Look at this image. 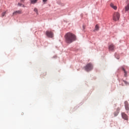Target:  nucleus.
<instances>
[{"instance_id": "nucleus-4", "label": "nucleus", "mask_w": 129, "mask_h": 129, "mask_svg": "<svg viewBox=\"0 0 129 129\" xmlns=\"http://www.w3.org/2000/svg\"><path fill=\"white\" fill-rule=\"evenodd\" d=\"M124 107H125V110L126 111V112L127 113H128L129 105H128V103H127V101H125V102H124Z\"/></svg>"}, {"instance_id": "nucleus-1", "label": "nucleus", "mask_w": 129, "mask_h": 129, "mask_svg": "<svg viewBox=\"0 0 129 129\" xmlns=\"http://www.w3.org/2000/svg\"><path fill=\"white\" fill-rule=\"evenodd\" d=\"M65 41L68 44H71L76 40V36L74 34L69 32L64 36Z\"/></svg>"}, {"instance_id": "nucleus-16", "label": "nucleus", "mask_w": 129, "mask_h": 129, "mask_svg": "<svg viewBox=\"0 0 129 129\" xmlns=\"http://www.w3.org/2000/svg\"><path fill=\"white\" fill-rule=\"evenodd\" d=\"M37 0H32L31 1V4H35L37 3Z\"/></svg>"}, {"instance_id": "nucleus-7", "label": "nucleus", "mask_w": 129, "mask_h": 129, "mask_svg": "<svg viewBox=\"0 0 129 129\" xmlns=\"http://www.w3.org/2000/svg\"><path fill=\"white\" fill-rule=\"evenodd\" d=\"M120 110V107H117V108H116V111L114 112V113H113L114 116L116 117L118 115Z\"/></svg>"}, {"instance_id": "nucleus-15", "label": "nucleus", "mask_w": 129, "mask_h": 129, "mask_svg": "<svg viewBox=\"0 0 129 129\" xmlns=\"http://www.w3.org/2000/svg\"><path fill=\"white\" fill-rule=\"evenodd\" d=\"M6 14H7L6 12H3V13H2L1 17L4 18V17H5Z\"/></svg>"}, {"instance_id": "nucleus-5", "label": "nucleus", "mask_w": 129, "mask_h": 129, "mask_svg": "<svg viewBox=\"0 0 129 129\" xmlns=\"http://www.w3.org/2000/svg\"><path fill=\"white\" fill-rule=\"evenodd\" d=\"M46 35L49 38L53 37V33L51 31H46Z\"/></svg>"}, {"instance_id": "nucleus-13", "label": "nucleus", "mask_w": 129, "mask_h": 129, "mask_svg": "<svg viewBox=\"0 0 129 129\" xmlns=\"http://www.w3.org/2000/svg\"><path fill=\"white\" fill-rule=\"evenodd\" d=\"M22 12L21 11H16L15 12H14V13H13V15H15L16 14H21Z\"/></svg>"}, {"instance_id": "nucleus-6", "label": "nucleus", "mask_w": 129, "mask_h": 129, "mask_svg": "<svg viewBox=\"0 0 129 129\" xmlns=\"http://www.w3.org/2000/svg\"><path fill=\"white\" fill-rule=\"evenodd\" d=\"M114 49H115V46L114 44H111L109 46V51H114Z\"/></svg>"}, {"instance_id": "nucleus-18", "label": "nucleus", "mask_w": 129, "mask_h": 129, "mask_svg": "<svg viewBox=\"0 0 129 129\" xmlns=\"http://www.w3.org/2000/svg\"><path fill=\"white\" fill-rule=\"evenodd\" d=\"M18 6L21 7L22 6V4H21L20 3H18Z\"/></svg>"}, {"instance_id": "nucleus-22", "label": "nucleus", "mask_w": 129, "mask_h": 129, "mask_svg": "<svg viewBox=\"0 0 129 129\" xmlns=\"http://www.w3.org/2000/svg\"><path fill=\"white\" fill-rule=\"evenodd\" d=\"M22 1V2H23L24 1V0H21Z\"/></svg>"}, {"instance_id": "nucleus-2", "label": "nucleus", "mask_w": 129, "mask_h": 129, "mask_svg": "<svg viewBox=\"0 0 129 129\" xmlns=\"http://www.w3.org/2000/svg\"><path fill=\"white\" fill-rule=\"evenodd\" d=\"M93 69V64L90 62L87 64V66H85V70L87 72H90Z\"/></svg>"}, {"instance_id": "nucleus-11", "label": "nucleus", "mask_w": 129, "mask_h": 129, "mask_svg": "<svg viewBox=\"0 0 129 129\" xmlns=\"http://www.w3.org/2000/svg\"><path fill=\"white\" fill-rule=\"evenodd\" d=\"M120 82H121V83H124L125 85H129V83L127 81H124V80H121L120 81Z\"/></svg>"}, {"instance_id": "nucleus-20", "label": "nucleus", "mask_w": 129, "mask_h": 129, "mask_svg": "<svg viewBox=\"0 0 129 129\" xmlns=\"http://www.w3.org/2000/svg\"><path fill=\"white\" fill-rule=\"evenodd\" d=\"M122 86H124V84H123V83H122Z\"/></svg>"}, {"instance_id": "nucleus-14", "label": "nucleus", "mask_w": 129, "mask_h": 129, "mask_svg": "<svg viewBox=\"0 0 129 129\" xmlns=\"http://www.w3.org/2000/svg\"><path fill=\"white\" fill-rule=\"evenodd\" d=\"M33 11H34L35 13H36V14L38 15V10H37V8H35Z\"/></svg>"}, {"instance_id": "nucleus-19", "label": "nucleus", "mask_w": 129, "mask_h": 129, "mask_svg": "<svg viewBox=\"0 0 129 129\" xmlns=\"http://www.w3.org/2000/svg\"><path fill=\"white\" fill-rule=\"evenodd\" d=\"M47 2V0H43V2L46 3Z\"/></svg>"}, {"instance_id": "nucleus-21", "label": "nucleus", "mask_w": 129, "mask_h": 129, "mask_svg": "<svg viewBox=\"0 0 129 129\" xmlns=\"http://www.w3.org/2000/svg\"><path fill=\"white\" fill-rule=\"evenodd\" d=\"M22 7H25V6H24V5H23Z\"/></svg>"}, {"instance_id": "nucleus-9", "label": "nucleus", "mask_w": 129, "mask_h": 129, "mask_svg": "<svg viewBox=\"0 0 129 129\" xmlns=\"http://www.w3.org/2000/svg\"><path fill=\"white\" fill-rule=\"evenodd\" d=\"M110 7H111V8L113 9V10H116V9H117L116 6H114V5L113 3L110 4Z\"/></svg>"}, {"instance_id": "nucleus-10", "label": "nucleus", "mask_w": 129, "mask_h": 129, "mask_svg": "<svg viewBox=\"0 0 129 129\" xmlns=\"http://www.w3.org/2000/svg\"><path fill=\"white\" fill-rule=\"evenodd\" d=\"M122 70L123 71L124 76V77H127V72L125 71V70L124 69V68H122Z\"/></svg>"}, {"instance_id": "nucleus-8", "label": "nucleus", "mask_w": 129, "mask_h": 129, "mask_svg": "<svg viewBox=\"0 0 129 129\" xmlns=\"http://www.w3.org/2000/svg\"><path fill=\"white\" fill-rule=\"evenodd\" d=\"M121 116L122 118H123V119L127 120V115L124 112L121 113Z\"/></svg>"}, {"instance_id": "nucleus-17", "label": "nucleus", "mask_w": 129, "mask_h": 129, "mask_svg": "<svg viewBox=\"0 0 129 129\" xmlns=\"http://www.w3.org/2000/svg\"><path fill=\"white\" fill-rule=\"evenodd\" d=\"M99 30V27H98V25H96L95 26V31H98Z\"/></svg>"}, {"instance_id": "nucleus-3", "label": "nucleus", "mask_w": 129, "mask_h": 129, "mask_svg": "<svg viewBox=\"0 0 129 129\" xmlns=\"http://www.w3.org/2000/svg\"><path fill=\"white\" fill-rule=\"evenodd\" d=\"M119 18L120 14L118 13V12L114 13L113 16H112V19L114 21H118Z\"/></svg>"}, {"instance_id": "nucleus-12", "label": "nucleus", "mask_w": 129, "mask_h": 129, "mask_svg": "<svg viewBox=\"0 0 129 129\" xmlns=\"http://www.w3.org/2000/svg\"><path fill=\"white\" fill-rule=\"evenodd\" d=\"M129 11V4L127 5V6L125 7V11L127 12Z\"/></svg>"}]
</instances>
